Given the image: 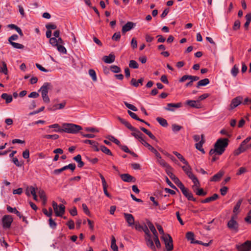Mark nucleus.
<instances>
[{
	"label": "nucleus",
	"instance_id": "1",
	"mask_svg": "<svg viewBox=\"0 0 251 251\" xmlns=\"http://www.w3.org/2000/svg\"><path fill=\"white\" fill-rule=\"evenodd\" d=\"M228 139L227 138H219L214 144V148L209 151L210 155L219 156L222 155L228 145Z\"/></svg>",
	"mask_w": 251,
	"mask_h": 251
},
{
	"label": "nucleus",
	"instance_id": "2",
	"mask_svg": "<svg viewBox=\"0 0 251 251\" xmlns=\"http://www.w3.org/2000/svg\"><path fill=\"white\" fill-rule=\"evenodd\" d=\"M62 127V128H59L54 131L65 132L71 134H76L82 129L81 126L72 123H65L63 125Z\"/></svg>",
	"mask_w": 251,
	"mask_h": 251
},
{
	"label": "nucleus",
	"instance_id": "3",
	"mask_svg": "<svg viewBox=\"0 0 251 251\" xmlns=\"http://www.w3.org/2000/svg\"><path fill=\"white\" fill-rule=\"evenodd\" d=\"M142 230L145 232V239L147 245L151 249L154 250L155 247L154 245V243H153L152 235L149 229L148 226L146 225L142 226Z\"/></svg>",
	"mask_w": 251,
	"mask_h": 251
},
{
	"label": "nucleus",
	"instance_id": "4",
	"mask_svg": "<svg viewBox=\"0 0 251 251\" xmlns=\"http://www.w3.org/2000/svg\"><path fill=\"white\" fill-rule=\"evenodd\" d=\"M52 88L50 83H45L39 90L41 92L42 97L44 101L46 103H49L50 101L49 97L48 96L49 90L51 89Z\"/></svg>",
	"mask_w": 251,
	"mask_h": 251
},
{
	"label": "nucleus",
	"instance_id": "5",
	"mask_svg": "<svg viewBox=\"0 0 251 251\" xmlns=\"http://www.w3.org/2000/svg\"><path fill=\"white\" fill-rule=\"evenodd\" d=\"M251 140V137H248L245 139L241 144L240 147L235 151L234 155H239L240 153L245 151L247 149L250 148L249 146L247 144Z\"/></svg>",
	"mask_w": 251,
	"mask_h": 251
},
{
	"label": "nucleus",
	"instance_id": "6",
	"mask_svg": "<svg viewBox=\"0 0 251 251\" xmlns=\"http://www.w3.org/2000/svg\"><path fill=\"white\" fill-rule=\"evenodd\" d=\"M162 239L163 240L166 249L167 251H171L173 249V239L169 234H166L162 236Z\"/></svg>",
	"mask_w": 251,
	"mask_h": 251
},
{
	"label": "nucleus",
	"instance_id": "7",
	"mask_svg": "<svg viewBox=\"0 0 251 251\" xmlns=\"http://www.w3.org/2000/svg\"><path fill=\"white\" fill-rule=\"evenodd\" d=\"M227 227L231 231L237 232L238 229V224L234 220V217L232 218L227 223Z\"/></svg>",
	"mask_w": 251,
	"mask_h": 251
},
{
	"label": "nucleus",
	"instance_id": "8",
	"mask_svg": "<svg viewBox=\"0 0 251 251\" xmlns=\"http://www.w3.org/2000/svg\"><path fill=\"white\" fill-rule=\"evenodd\" d=\"M3 227L4 228H8L10 227L13 221V219L10 215H5L2 218Z\"/></svg>",
	"mask_w": 251,
	"mask_h": 251
},
{
	"label": "nucleus",
	"instance_id": "9",
	"mask_svg": "<svg viewBox=\"0 0 251 251\" xmlns=\"http://www.w3.org/2000/svg\"><path fill=\"white\" fill-rule=\"evenodd\" d=\"M243 100V97L242 96H238L234 98L230 104V108L233 109L240 105Z\"/></svg>",
	"mask_w": 251,
	"mask_h": 251
},
{
	"label": "nucleus",
	"instance_id": "10",
	"mask_svg": "<svg viewBox=\"0 0 251 251\" xmlns=\"http://www.w3.org/2000/svg\"><path fill=\"white\" fill-rule=\"evenodd\" d=\"M237 249L239 251H249L251 249V241H247L240 246H237Z\"/></svg>",
	"mask_w": 251,
	"mask_h": 251
},
{
	"label": "nucleus",
	"instance_id": "11",
	"mask_svg": "<svg viewBox=\"0 0 251 251\" xmlns=\"http://www.w3.org/2000/svg\"><path fill=\"white\" fill-rule=\"evenodd\" d=\"M182 106V103L178 102L177 103H169L167 104V106L164 107L166 110L169 111H174V108H178Z\"/></svg>",
	"mask_w": 251,
	"mask_h": 251
},
{
	"label": "nucleus",
	"instance_id": "12",
	"mask_svg": "<svg viewBox=\"0 0 251 251\" xmlns=\"http://www.w3.org/2000/svg\"><path fill=\"white\" fill-rule=\"evenodd\" d=\"M106 138L108 139L111 142H112L117 145L118 146L120 147L121 149L125 152H126V146H122L120 144V142L116 138H115L114 136L112 135H108L106 137Z\"/></svg>",
	"mask_w": 251,
	"mask_h": 251
},
{
	"label": "nucleus",
	"instance_id": "13",
	"mask_svg": "<svg viewBox=\"0 0 251 251\" xmlns=\"http://www.w3.org/2000/svg\"><path fill=\"white\" fill-rule=\"evenodd\" d=\"M182 194L189 200V201H196V199H195L192 193L189 191V190L187 188H185L184 190H182L181 191Z\"/></svg>",
	"mask_w": 251,
	"mask_h": 251
},
{
	"label": "nucleus",
	"instance_id": "14",
	"mask_svg": "<svg viewBox=\"0 0 251 251\" xmlns=\"http://www.w3.org/2000/svg\"><path fill=\"white\" fill-rule=\"evenodd\" d=\"M186 104L193 108H200L201 107L199 100H188L186 101Z\"/></svg>",
	"mask_w": 251,
	"mask_h": 251
},
{
	"label": "nucleus",
	"instance_id": "15",
	"mask_svg": "<svg viewBox=\"0 0 251 251\" xmlns=\"http://www.w3.org/2000/svg\"><path fill=\"white\" fill-rule=\"evenodd\" d=\"M201 140L198 143H196L195 144L196 148L201 151L202 154H204L205 151H204V149L202 148V145L204 142L203 138L204 135L203 134L201 135Z\"/></svg>",
	"mask_w": 251,
	"mask_h": 251
},
{
	"label": "nucleus",
	"instance_id": "16",
	"mask_svg": "<svg viewBox=\"0 0 251 251\" xmlns=\"http://www.w3.org/2000/svg\"><path fill=\"white\" fill-rule=\"evenodd\" d=\"M65 211V207L63 204H59L57 210L55 212L57 217H62Z\"/></svg>",
	"mask_w": 251,
	"mask_h": 251
},
{
	"label": "nucleus",
	"instance_id": "17",
	"mask_svg": "<svg viewBox=\"0 0 251 251\" xmlns=\"http://www.w3.org/2000/svg\"><path fill=\"white\" fill-rule=\"evenodd\" d=\"M115 56L114 54H110L108 56H104L103 61L106 63H111L115 61Z\"/></svg>",
	"mask_w": 251,
	"mask_h": 251
},
{
	"label": "nucleus",
	"instance_id": "18",
	"mask_svg": "<svg viewBox=\"0 0 251 251\" xmlns=\"http://www.w3.org/2000/svg\"><path fill=\"white\" fill-rule=\"evenodd\" d=\"M126 223L129 226H134V218L132 215L126 213Z\"/></svg>",
	"mask_w": 251,
	"mask_h": 251
},
{
	"label": "nucleus",
	"instance_id": "19",
	"mask_svg": "<svg viewBox=\"0 0 251 251\" xmlns=\"http://www.w3.org/2000/svg\"><path fill=\"white\" fill-rule=\"evenodd\" d=\"M193 181L194 185L193 186V189L194 191H195L196 189H199V187L200 185V182L197 177L195 176H192L191 178H190Z\"/></svg>",
	"mask_w": 251,
	"mask_h": 251
},
{
	"label": "nucleus",
	"instance_id": "20",
	"mask_svg": "<svg viewBox=\"0 0 251 251\" xmlns=\"http://www.w3.org/2000/svg\"><path fill=\"white\" fill-rule=\"evenodd\" d=\"M182 168L183 170L187 174L189 178H191V175L192 176H195L191 172V168L190 167L189 164H187L186 166H182Z\"/></svg>",
	"mask_w": 251,
	"mask_h": 251
},
{
	"label": "nucleus",
	"instance_id": "21",
	"mask_svg": "<svg viewBox=\"0 0 251 251\" xmlns=\"http://www.w3.org/2000/svg\"><path fill=\"white\" fill-rule=\"evenodd\" d=\"M147 225L149 227V228L150 229L151 232L152 233L153 235L152 236H155V235H158V233L153 226V225L150 221H148L147 222Z\"/></svg>",
	"mask_w": 251,
	"mask_h": 251
},
{
	"label": "nucleus",
	"instance_id": "22",
	"mask_svg": "<svg viewBox=\"0 0 251 251\" xmlns=\"http://www.w3.org/2000/svg\"><path fill=\"white\" fill-rule=\"evenodd\" d=\"M11 161L18 167H21L24 163L22 158H11Z\"/></svg>",
	"mask_w": 251,
	"mask_h": 251
},
{
	"label": "nucleus",
	"instance_id": "23",
	"mask_svg": "<svg viewBox=\"0 0 251 251\" xmlns=\"http://www.w3.org/2000/svg\"><path fill=\"white\" fill-rule=\"evenodd\" d=\"M156 162L159 163L162 167L165 168V170L168 168H171V166L168 164L163 159L161 158H157Z\"/></svg>",
	"mask_w": 251,
	"mask_h": 251
},
{
	"label": "nucleus",
	"instance_id": "24",
	"mask_svg": "<svg viewBox=\"0 0 251 251\" xmlns=\"http://www.w3.org/2000/svg\"><path fill=\"white\" fill-rule=\"evenodd\" d=\"M224 175L223 172L220 171L217 174H215L213 177L211 178V181H218Z\"/></svg>",
	"mask_w": 251,
	"mask_h": 251
},
{
	"label": "nucleus",
	"instance_id": "25",
	"mask_svg": "<svg viewBox=\"0 0 251 251\" xmlns=\"http://www.w3.org/2000/svg\"><path fill=\"white\" fill-rule=\"evenodd\" d=\"M218 197H219V196H218V194H214L212 196L208 197V198H207L205 200H202L201 201V202L202 203L209 202L211 201H213L216 200V199H217L218 198Z\"/></svg>",
	"mask_w": 251,
	"mask_h": 251
},
{
	"label": "nucleus",
	"instance_id": "26",
	"mask_svg": "<svg viewBox=\"0 0 251 251\" xmlns=\"http://www.w3.org/2000/svg\"><path fill=\"white\" fill-rule=\"evenodd\" d=\"M1 98L5 100L6 103H9L12 101V97L11 95H8L6 93H3L1 95Z\"/></svg>",
	"mask_w": 251,
	"mask_h": 251
},
{
	"label": "nucleus",
	"instance_id": "27",
	"mask_svg": "<svg viewBox=\"0 0 251 251\" xmlns=\"http://www.w3.org/2000/svg\"><path fill=\"white\" fill-rule=\"evenodd\" d=\"M210 81L208 78H204L203 79L200 80L197 85V88H200L201 86H204L209 83Z\"/></svg>",
	"mask_w": 251,
	"mask_h": 251
},
{
	"label": "nucleus",
	"instance_id": "28",
	"mask_svg": "<svg viewBox=\"0 0 251 251\" xmlns=\"http://www.w3.org/2000/svg\"><path fill=\"white\" fill-rule=\"evenodd\" d=\"M131 134L139 140L140 138H141L142 136H144V135L137 129L133 131Z\"/></svg>",
	"mask_w": 251,
	"mask_h": 251
},
{
	"label": "nucleus",
	"instance_id": "29",
	"mask_svg": "<svg viewBox=\"0 0 251 251\" xmlns=\"http://www.w3.org/2000/svg\"><path fill=\"white\" fill-rule=\"evenodd\" d=\"M102 152L105 153L106 155L112 156V154L111 151L106 147L100 145V150Z\"/></svg>",
	"mask_w": 251,
	"mask_h": 251
},
{
	"label": "nucleus",
	"instance_id": "30",
	"mask_svg": "<svg viewBox=\"0 0 251 251\" xmlns=\"http://www.w3.org/2000/svg\"><path fill=\"white\" fill-rule=\"evenodd\" d=\"M156 120L160 125L164 127H166L168 125L167 121L162 118L157 117L156 118Z\"/></svg>",
	"mask_w": 251,
	"mask_h": 251
},
{
	"label": "nucleus",
	"instance_id": "31",
	"mask_svg": "<svg viewBox=\"0 0 251 251\" xmlns=\"http://www.w3.org/2000/svg\"><path fill=\"white\" fill-rule=\"evenodd\" d=\"M62 168L63 171L68 169H70L72 171H74L75 168V164L74 163L69 164L68 165L63 167Z\"/></svg>",
	"mask_w": 251,
	"mask_h": 251
},
{
	"label": "nucleus",
	"instance_id": "32",
	"mask_svg": "<svg viewBox=\"0 0 251 251\" xmlns=\"http://www.w3.org/2000/svg\"><path fill=\"white\" fill-rule=\"evenodd\" d=\"M0 72L4 75H6L8 73L6 64L4 62H3L2 65L0 66Z\"/></svg>",
	"mask_w": 251,
	"mask_h": 251
},
{
	"label": "nucleus",
	"instance_id": "33",
	"mask_svg": "<svg viewBox=\"0 0 251 251\" xmlns=\"http://www.w3.org/2000/svg\"><path fill=\"white\" fill-rule=\"evenodd\" d=\"M141 130L143 131L145 133L147 134L151 139L154 140L155 139V136L149 130L144 127H141Z\"/></svg>",
	"mask_w": 251,
	"mask_h": 251
},
{
	"label": "nucleus",
	"instance_id": "34",
	"mask_svg": "<svg viewBox=\"0 0 251 251\" xmlns=\"http://www.w3.org/2000/svg\"><path fill=\"white\" fill-rule=\"evenodd\" d=\"M194 192L198 196H205L207 194L206 192H204L202 188H199L198 189H195V191Z\"/></svg>",
	"mask_w": 251,
	"mask_h": 251
},
{
	"label": "nucleus",
	"instance_id": "35",
	"mask_svg": "<svg viewBox=\"0 0 251 251\" xmlns=\"http://www.w3.org/2000/svg\"><path fill=\"white\" fill-rule=\"evenodd\" d=\"M111 248L113 251H118V247L116 244V240L114 237H112L111 241Z\"/></svg>",
	"mask_w": 251,
	"mask_h": 251
},
{
	"label": "nucleus",
	"instance_id": "36",
	"mask_svg": "<svg viewBox=\"0 0 251 251\" xmlns=\"http://www.w3.org/2000/svg\"><path fill=\"white\" fill-rule=\"evenodd\" d=\"M56 47H57V49L59 52L64 54L67 53V50L66 48L62 45H57Z\"/></svg>",
	"mask_w": 251,
	"mask_h": 251
},
{
	"label": "nucleus",
	"instance_id": "37",
	"mask_svg": "<svg viewBox=\"0 0 251 251\" xmlns=\"http://www.w3.org/2000/svg\"><path fill=\"white\" fill-rule=\"evenodd\" d=\"M89 74L92 77V78L94 81H97V78L95 70L93 69H90L89 70Z\"/></svg>",
	"mask_w": 251,
	"mask_h": 251
},
{
	"label": "nucleus",
	"instance_id": "38",
	"mask_svg": "<svg viewBox=\"0 0 251 251\" xmlns=\"http://www.w3.org/2000/svg\"><path fill=\"white\" fill-rule=\"evenodd\" d=\"M152 239L153 242L154 241V244H155L157 248H159L161 247V244L160 241L158 239V235H155V236H152Z\"/></svg>",
	"mask_w": 251,
	"mask_h": 251
},
{
	"label": "nucleus",
	"instance_id": "39",
	"mask_svg": "<svg viewBox=\"0 0 251 251\" xmlns=\"http://www.w3.org/2000/svg\"><path fill=\"white\" fill-rule=\"evenodd\" d=\"M13 48L17 49H23L24 48V46L22 44L15 43V42H12L10 43Z\"/></svg>",
	"mask_w": 251,
	"mask_h": 251
},
{
	"label": "nucleus",
	"instance_id": "40",
	"mask_svg": "<svg viewBox=\"0 0 251 251\" xmlns=\"http://www.w3.org/2000/svg\"><path fill=\"white\" fill-rule=\"evenodd\" d=\"M239 72L238 67L235 65L231 70V74L233 76H236Z\"/></svg>",
	"mask_w": 251,
	"mask_h": 251
},
{
	"label": "nucleus",
	"instance_id": "41",
	"mask_svg": "<svg viewBox=\"0 0 251 251\" xmlns=\"http://www.w3.org/2000/svg\"><path fill=\"white\" fill-rule=\"evenodd\" d=\"M136 24L131 22H126V31H129L135 26Z\"/></svg>",
	"mask_w": 251,
	"mask_h": 251
},
{
	"label": "nucleus",
	"instance_id": "42",
	"mask_svg": "<svg viewBox=\"0 0 251 251\" xmlns=\"http://www.w3.org/2000/svg\"><path fill=\"white\" fill-rule=\"evenodd\" d=\"M110 69L112 72L114 73H117L121 71L120 68L116 65L111 66L110 67Z\"/></svg>",
	"mask_w": 251,
	"mask_h": 251
},
{
	"label": "nucleus",
	"instance_id": "43",
	"mask_svg": "<svg viewBox=\"0 0 251 251\" xmlns=\"http://www.w3.org/2000/svg\"><path fill=\"white\" fill-rule=\"evenodd\" d=\"M129 66L131 68L137 69L138 68V64L135 60H130L129 64Z\"/></svg>",
	"mask_w": 251,
	"mask_h": 251
},
{
	"label": "nucleus",
	"instance_id": "44",
	"mask_svg": "<svg viewBox=\"0 0 251 251\" xmlns=\"http://www.w3.org/2000/svg\"><path fill=\"white\" fill-rule=\"evenodd\" d=\"M43 137L46 139H52L53 140H56L59 138V136L57 134L45 135Z\"/></svg>",
	"mask_w": 251,
	"mask_h": 251
},
{
	"label": "nucleus",
	"instance_id": "45",
	"mask_svg": "<svg viewBox=\"0 0 251 251\" xmlns=\"http://www.w3.org/2000/svg\"><path fill=\"white\" fill-rule=\"evenodd\" d=\"M242 202V200L241 199L238 201L237 202L236 204L235 205V206L234 207V209H233L234 213H236L237 212V211L239 210V209L241 206Z\"/></svg>",
	"mask_w": 251,
	"mask_h": 251
},
{
	"label": "nucleus",
	"instance_id": "46",
	"mask_svg": "<svg viewBox=\"0 0 251 251\" xmlns=\"http://www.w3.org/2000/svg\"><path fill=\"white\" fill-rule=\"evenodd\" d=\"M136 181V178L130 176V175L126 174V182H134Z\"/></svg>",
	"mask_w": 251,
	"mask_h": 251
},
{
	"label": "nucleus",
	"instance_id": "47",
	"mask_svg": "<svg viewBox=\"0 0 251 251\" xmlns=\"http://www.w3.org/2000/svg\"><path fill=\"white\" fill-rule=\"evenodd\" d=\"M182 128V127L176 124H173L172 125V130L174 132H177Z\"/></svg>",
	"mask_w": 251,
	"mask_h": 251
},
{
	"label": "nucleus",
	"instance_id": "48",
	"mask_svg": "<svg viewBox=\"0 0 251 251\" xmlns=\"http://www.w3.org/2000/svg\"><path fill=\"white\" fill-rule=\"evenodd\" d=\"M46 27L48 30L55 29L57 26L54 24L49 23L46 25Z\"/></svg>",
	"mask_w": 251,
	"mask_h": 251
},
{
	"label": "nucleus",
	"instance_id": "49",
	"mask_svg": "<svg viewBox=\"0 0 251 251\" xmlns=\"http://www.w3.org/2000/svg\"><path fill=\"white\" fill-rule=\"evenodd\" d=\"M50 43L53 47H56L57 46V41L56 38H50Z\"/></svg>",
	"mask_w": 251,
	"mask_h": 251
},
{
	"label": "nucleus",
	"instance_id": "50",
	"mask_svg": "<svg viewBox=\"0 0 251 251\" xmlns=\"http://www.w3.org/2000/svg\"><path fill=\"white\" fill-rule=\"evenodd\" d=\"M49 225L50 228L52 229L56 228V223L51 218H50L49 219Z\"/></svg>",
	"mask_w": 251,
	"mask_h": 251
},
{
	"label": "nucleus",
	"instance_id": "51",
	"mask_svg": "<svg viewBox=\"0 0 251 251\" xmlns=\"http://www.w3.org/2000/svg\"><path fill=\"white\" fill-rule=\"evenodd\" d=\"M148 148L149 150H150L151 151L155 154L156 157L161 156V155L158 153V152L155 149H154L151 145H150V147H148Z\"/></svg>",
	"mask_w": 251,
	"mask_h": 251
},
{
	"label": "nucleus",
	"instance_id": "52",
	"mask_svg": "<svg viewBox=\"0 0 251 251\" xmlns=\"http://www.w3.org/2000/svg\"><path fill=\"white\" fill-rule=\"evenodd\" d=\"M186 236L187 239L188 240H192V241L193 240L194 234V233L193 232H188L186 233ZM191 243H193V242L191 241Z\"/></svg>",
	"mask_w": 251,
	"mask_h": 251
},
{
	"label": "nucleus",
	"instance_id": "53",
	"mask_svg": "<svg viewBox=\"0 0 251 251\" xmlns=\"http://www.w3.org/2000/svg\"><path fill=\"white\" fill-rule=\"evenodd\" d=\"M91 146H92V147L93 149L95 151H100V146L99 147V144H98V143L97 142L94 141V143H93Z\"/></svg>",
	"mask_w": 251,
	"mask_h": 251
},
{
	"label": "nucleus",
	"instance_id": "54",
	"mask_svg": "<svg viewBox=\"0 0 251 251\" xmlns=\"http://www.w3.org/2000/svg\"><path fill=\"white\" fill-rule=\"evenodd\" d=\"M75 160L78 163V167H82L84 165V163L81 160V158H74Z\"/></svg>",
	"mask_w": 251,
	"mask_h": 251
},
{
	"label": "nucleus",
	"instance_id": "55",
	"mask_svg": "<svg viewBox=\"0 0 251 251\" xmlns=\"http://www.w3.org/2000/svg\"><path fill=\"white\" fill-rule=\"evenodd\" d=\"M145 137V136H142L141 138H140V139L139 140V141L143 145H144L145 147H150V145L149 144H148L145 140L144 138Z\"/></svg>",
	"mask_w": 251,
	"mask_h": 251
},
{
	"label": "nucleus",
	"instance_id": "56",
	"mask_svg": "<svg viewBox=\"0 0 251 251\" xmlns=\"http://www.w3.org/2000/svg\"><path fill=\"white\" fill-rule=\"evenodd\" d=\"M38 194L41 200L46 198L45 192L42 189L39 190Z\"/></svg>",
	"mask_w": 251,
	"mask_h": 251
},
{
	"label": "nucleus",
	"instance_id": "57",
	"mask_svg": "<svg viewBox=\"0 0 251 251\" xmlns=\"http://www.w3.org/2000/svg\"><path fill=\"white\" fill-rule=\"evenodd\" d=\"M240 27V22L239 20H236L234 24L233 29L234 30H236L239 29Z\"/></svg>",
	"mask_w": 251,
	"mask_h": 251
},
{
	"label": "nucleus",
	"instance_id": "58",
	"mask_svg": "<svg viewBox=\"0 0 251 251\" xmlns=\"http://www.w3.org/2000/svg\"><path fill=\"white\" fill-rule=\"evenodd\" d=\"M121 35L120 32H116L113 35L112 39L115 41H118L120 39Z\"/></svg>",
	"mask_w": 251,
	"mask_h": 251
},
{
	"label": "nucleus",
	"instance_id": "59",
	"mask_svg": "<svg viewBox=\"0 0 251 251\" xmlns=\"http://www.w3.org/2000/svg\"><path fill=\"white\" fill-rule=\"evenodd\" d=\"M18 39V36L17 34H14L11 36L8 39L9 43L13 42V41L17 40Z\"/></svg>",
	"mask_w": 251,
	"mask_h": 251
},
{
	"label": "nucleus",
	"instance_id": "60",
	"mask_svg": "<svg viewBox=\"0 0 251 251\" xmlns=\"http://www.w3.org/2000/svg\"><path fill=\"white\" fill-rule=\"evenodd\" d=\"M67 225L70 229H73L75 228L74 222L72 220H70L67 223Z\"/></svg>",
	"mask_w": 251,
	"mask_h": 251
},
{
	"label": "nucleus",
	"instance_id": "61",
	"mask_svg": "<svg viewBox=\"0 0 251 251\" xmlns=\"http://www.w3.org/2000/svg\"><path fill=\"white\" fill-rule=\"evenodd\" d=\"M127 112L131 118L135 120H139V118L135 113L131 112L129 110H128Z\"/></svg>",
	"mask_w": 251,
	"mask_h": 251
},
{
	"label": "nucleus",
	"instance_id": "62",
	"mask_svg": "<svg viewBox=\"0 0 251 251\" xmlns=\"http://www.w3.org/2000/svg\"><path fill=\"white\" fill-rule=\"evenodd\" d=\"M85 130L88 132H98L99 130L94 127H88L85 128Z\"/></svg>",
	"mask_w": 251,
	"mask_h": 251
},
{
	"label": "nucleus",
	"instance_id": "63",
	"mask_svg": "<svg viewBox=\"0 0 251 251\" xmlns=\"http://www.w3.org/2000/svg\"><path fill=\"white\" fill-rule=\"evenodd\" d=\"M126 107L133 111H137L138 110V109L135 106L128 103H126Z\"/></svg>",
	"mask_w": 251,
	"mask_h": 251
},
{
	"label": "nucleus",
	"instance_id": "64",
	"mask_svg": "<svg viewBox=\"0 0 251 251\" xmlns=\"http://www.w3.org/2000/svg\"><path fill=\"white\" fill-rule=\"evenodd\" d=\"M82 206L83 210L85 212V213L87 215H89L90 214V211L86 204L85 203H83Z\"/></svg>",
	"mask_w": 251,
	"mask_h": 251
}]
</instances>
